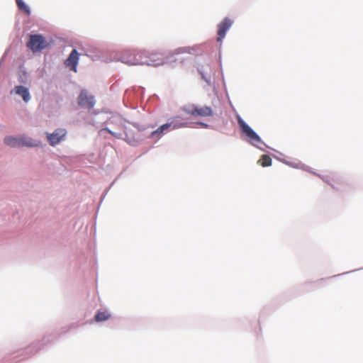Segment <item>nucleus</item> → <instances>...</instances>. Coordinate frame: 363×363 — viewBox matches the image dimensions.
<instances>
[{
  "instance_id": "obj_6",
  "label": "nucleus",
  "mask_w": 363,
  "mask_h": 363,
  "mask_svg": "<svg viewBox=\"0 0 363 363\" xmlns=\"http://www.w3.org/2000/svg\"><path fill=\"white\" fill-rule=\"evenodd\" d=\"M94 98L92 95H89L85 89L81 91L78 96V104L82 108L91 109L94 106Z\"/></svg>"
},
{
  "instance_id": "obj_10",
  "label": "nucleus",
  "mask_w": 363,
  "mask_h": 363,
  "mask_svg": "<svg viewBox=\"0 0 363 363\" xmlns=\"http://www.w3.org/2000/svg\"><path fill=\"white\" fill-rule=\"evenodd\" d=\"M14 91L17 95L21 96L25 102H28L30 99L28 89L23 86H16Z\"/></svg>"
},
{
  "instance_id": "obj_19",
  "label": "nucleus",
  "mask_w": 363,
  "mask_h": 363,
  "mask_svg": "<svg viewBox=\"0 0 363 363\" xmlns=\"http://www.w3.org/2000/svg\"><path fill=\"white\" fill-rule=\"evenodd\" d=\"M202 125L205 126V127H207V125H205L203 123H201Z\"/></svg>"
},
{
  "instance_id": "obj_7",
  "label": "nucleus",
  "mask_w": 363,
  "mask_h": 363,
  "mask_svg": "<svg viewBox=\"0 0 363 363\" xmlns=\"http://www.w3.org/2000/svg\"><path fill=\"white\" fill-rule=\"evenodd\" d=\"M67 135V130L65 128H57L52 133H47V140L50 145L55 146L59 144Z\"/></svg>"
},
{
  "instance_id": "obj_18",
  "label": "nucleus",
  "mask_w": 363,
  "mask_h": 363,
  "mask_svg": "<svg viewBox=\"0 0 363 363\" xmlns=\"http://www.w3.org/2000/svg\"><path fill=\"white\" fill-rule=\"evenodd\" d=\"M130 51H131V50L128 51V52H127V53H126V54H125V55L122 57V60H123V57L133 58V55H131L130 54Z\"/></svg>"
},
{
  "instance_id": "obj_15",
  "label": "nucleus",
  "mask_w": 363,
  "mask_h": 363,
  "mask_svg": "<svg viewBox=\"0 0 363 363\" xmlns=\"http://www.w3.org/2000/svg\"><path fill=\"white\" fill-rule=\"evenodd\" d=\"M16 1L20 10L23 11L27 14H30V10L23 0H16Z\"/></svg>"
},
{
  "instance_id": "obj_3",
  "label": "nucleus",
  "mask_w": 363,
  "mask_h": 363,
  "mask_svg": "<svg viewBox=\"0 0 363 363\" xmlns=\"http://www.w3.org/2000/svg\"><path fill=\"white\" fill-rule=\"evenodd\" d=\"M26 45L33 52H37L47 48L49 43L43 35L34 34L29 36V40L27 42Z\"/></svg>"
},
{
  "instance_id": "obj_16",
  "label": "nucleus",
  "mask_w": 363,
  "mask_h": 363,
  "mask_svg": "<svg viewBox=\"0 0 363 363\" xmlns=\"http://www.w3.org/2000/svg\"><path fill=\"white\" fill-rule=\"evenodd\" d=\"M146 57L148 60H158L157 62L158 63L156 66L160 65L162 63V55L160 53H151L149 55H146Z\"/></svg>"
},
{
  "instance_id": "obj_14",
  "label": "nucleus",
  "mask_w": 363,
  "mask_h": 363,
  "mask_svg": "<svg viewBox=\"0 0 363 363\" xmlns=\"http://www.w3.org/2000/svg\"><path fill=\"white\" fill-rule=\"evenodd\" d=\"M110 317H111V315L108 312H106V311L100 312L99 311V312H97V313L96 314L95 320L97 322H101V321H104V320H108Z\"/></svg>"
},
{
  "instance_id": "obj_1",
  "label": "nucleus",
  "mask_w": 363,
  "mask_h": 363,
  "mask_svg": "<svg viewBox=\"0 0 363 363\" xmlns=\"http://www.w3.org/2000/svg\"><path fill=\"white\" fill-rule=\"evenodd\" d=\"M182 126V119L179 116L169 118L165 124L160 126L157 130L152 131L150 135V138L160 139L165 133H167L173 130L179 128Z\"/></svg>"
},
{
  "instance_id": "obj_13",
  "label": "nucleus",
  "mask_w": 363,
  "mask_h": 363,
  "mask_svg": "<svg viewBox=\"0 0 363 363\" xmlns=\"http://www.w3.org/2000/svg\"><path fill=\"white\" fill-rule=\"evenodd\" d=\"M257 162L264 167H269L272 164V158L267 155H263Z\"/></svg>"
},
{
  "instance_id": "obj_2",
  "label": "nucleus",
  "mask_w": 363,
  "mask_h": 363,
  "mask_svg": "<svg viewBox=\"0 0 363 363\" xmlns=\"http://www.w3.org/2000/svg\"><path fill=\"white\" fill-rule=\"evenodd\" d=\"M130 54L133 55V58L123 57V62L129 65H148L152 66H156L158 63V60H148L146 57L145 51L142 50H131Z\"/></svg>"
},
{
  "instance_id": "obj_11",
  "label": "nucleus",
  "mask_w": 363,
  "mask_h": 363,
  "mask_svg": "<svg viewBox=\"0 0 363 363\" xmlns=\"http://www.w3.org/2000/svg\"><path fill=\"white\" fill-rule=\"evenodd\" d=\"M20 147H37L39 145L40 142L33 140L31 138L22 136L20 137Z\"/></svg>"
},
{
  "instance_id": "obj_12",
  "label": "nucleus",
  "mask_w": 363,
  "mask_h": 363,
  "mask_svg": "<svg viewBox=\"0 0 363 363\" xmlns=\"http://www.w3.org/2000/svg\"><path fill=\"white\" fill-rule=\"evenodd\" d=\"M20 137L19 138H16V137H12V136H9V137H6L4 138V143L10 146V147H20Z\"/></svg>"
},
{
  "instance_id": "obj_5",
  "label": "nucleus",
  "mask_w": 363,
  "mask_h": 363,
  "mask_svg": "<svg viewBox=\"0 0 363 363\" xmlns=\"http://www.w3.org/2000/svg\"><path fill=\"white\" fill-rule=\"evenodd\" d=\"M238 123L242 133L248 138L250 143L255 145L262 143L259 136L240 117L238 118Z\"/></svg>"
},
{
  "instance_id": "obj_4",
  "label": "nucleus",
  "mask_w": 363,
  "mask_h": 363,
  "mask_svg": "<svg viewBox=\"0 0 363 363\" xmlns=\"http://www.w3.org/2000/svg\"><path fill=\"white\" fill-rule=\"evenodd\" d=\"M183 111L193 116L208 117L213 116V111L210 106H197L194 104H188L183 108Z\"/></svg>"
},
{
  "instance_id": "obj_17",
  "label": "nucleus",
  "mask_w": 363,
  "mask_h": 363,
  "mask_svg": "<svg viewBox=\"0 0 363 363\" xmlns=\"http://www.w3.org/2000/svg\"><path fill=\"white\" fill-rule=\"evenodd\" d=\"M208 67H206L204 68L203 67H202L200 69H199V73L201 74V77L202 79L206 81L208 84H211V81L210 79H208V76H207V73H206V69H207Z\"/></svg>"
},
{
  "instance_id": "obj_8",
  "label": "nucleus",
  "mask_w": 363,
  "mask_h": 363,
  "mask_svg": "<svg viewBox=\"0 0 363 363\" xmlns=\"http://www.w3.org/2000/svg\"><path fill=\"white\" fill-rule=\"evenodd\" d=\"M233 24V21L228 18H225L219 25L218 30V38L217 41L221 42L222 40L225 38L226 32L229 30Z\"/></svg>"
},
{
  "instance_id": "obj_9",
  "label": "nucleus",
  "mask_w": 363,
  "mask_h": 363,
  "mask_svg": "<svg viewBox=\"0 0 363 363\" xmlns=\"http://www.w3.org/2000/svg\"><path fill=\"white\" fill-rule=\"evenodd\" d=\"M79 61V53L74 49L69 54L68 58L65 60V64L67 67L74 72H77V66Z\"/></svg>"
}]
</instances>
